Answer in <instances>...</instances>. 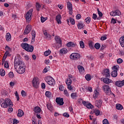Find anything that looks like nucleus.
Wrapping results in <instances>:
<instances>
[{
    "label": "nucleus",
    "mask_w": 124,
    "mask_h": 124,
    "mask_svg": "<svg viewBox=\"0 0 124 124\" xmlns=\"http://www.w3.org/2000/svg\"><path fill=\"white\" fill-rule=\"evenodd\" d=\"M14 65L16 71L19 74H23L26 72L25 63L21 61V58L19 56L15 57Z\"/></svg>",
    "instance_id": "obj_1"
},
{
    "label": "nucleus",
    "mask_w": 124,
    "mask_h": 124,
    "mask_svg": "<svg viewBox=\"0 0 124 124\" xmlns=\"http://www.w3.org/2000/svg\"><path fill=\"white\" fill-rule=\"evenodd\" d=\"M1 107L3 108H7V107H12L13 106V104H12V102H11V100L9 98H6L5 99L4 103H2L1 104Z\"/></svg>",
    "instance_id": "obj_2"
},
{
    "label": "nucleus",
    "mask_w": 124,
    "mask_h": 124,
    "mask_svg": "<svg viewBox=\"0 0 124 124\" xmlns=\"http://www.w3.org/2000/svg\"><path fill=\"white\" fill-rule=\"evenodd\" d=\"M45 80L49 86H54L56 84V81L52 77H46L45 78Z\"/></svg>",
    "instance_id": "obj_3"
},
{
    "label": "nucleus",
    "mask_w": 124,
    "mask_h": 124,
    "mask_svg": "<svg viewBox=\"0 0 124 124\" xmlns=\"http://www.w3.org/2000/svg\"><path fill=\"white\" fill-rule=\"evenodd\" d=\"M32 11H33V9H31L28 12H27L25 16L26 21H29L31 20V15H32Z\"/></svg>",
    "instance_id": "obj_4"
},
{
    "label": "nucleus",
    "mask_w": 124,
    "mask_h": 124,
    "mask_svg": "<svg viewBox=\"0 0 124 124\" xmlns=\"http://www.w3.org/2000/svg\"><path fill=\"white\" fill-rule=\"evenodd\" d=\"M32 84L33 87L35 88V89H38L39 86V80H38V78H34L32 81Z\"/></svg>",
    "instance_id": "obj_5"
},
{
    "label": "nucleus",
    "mask_w": 124,
    "mask_h": 124,
    "mask_svg": "<svg viewBox=\"0 0 124 124\" xmlns=\"http://www.w3.org/2000/svg\"><path fill=\"white\" fill-rule=\"evenodd\" d=\"M103 90L105 92L106 94H111L112 92H111V89L110 88V87L108 85H104L103 86Z\"/></svg>",
    "instance_id": "obj_6"
},
{
    "label": "nucleus",
    "mask_w": 124,
    "mask_h": 124,
    "mask_svg": "<svg viewBox=\"0 0 124 124\" xmlns=\"http://www.w3.org/2000/svg\"><path fill=\"white\" fill-rule=\"evenodd\" d=\"M80 54L77 53H72L70 56V58L72 60H78V59H80Z\"/></svg>",
    "instance_id": "obj_7"
},
{
    "label": "nucleus",
    "mask_w": 124,
    "mask_h": 124,
    "mask_svg": "<svg viewBox=\"0 0 124 124\" xmlns=\"http://www.w3.org/2000/svg\"><path fill=\"white\" fill-rule=\"evenodd\" d=\"M103 76L107 78H110V70L109 69H105L102 73Z\"/></svg>",
    "instance_id": "obj_8"
},
{
    "label": "nucleus",
    "mask_w": 124,
    "mask_h": 124,
    "mask_svg": "<svg viewBox=\"0 0 124 124\" xmlns=\"http://www.w3.org/2000/svg\"><path fill=\"white\" fill-rule=\"evenodd\" d=\"M101 81H103V82L105 83V84H110V83H113V80L108 78H101Z\"/></svg>",
    "instance_id": "obj_9"
},
{
    "label": "nucleus",
    "mask_w": 124,
    "mask_h": 124,
    "mask_svg": "<svg viewBox=\"0 0 124 124\" xmlns=\"http://www.w3.org/2000/svg\"><path fill=\"white\" fill-rule=\"evenodd\" d=\"M56 102L58 105L62 106L63 104H64L63 102V98L61 97H57L56 99Z\"/></svg>",
    "instance_id": "obj_10"
},
{
    "label": "nucleus",
    "mask_w": 124,
    "mask_h": 124,
    "mask_svg": "<svg viewBox=\"0 0 124 124\" xmlns=\"http://www.w3.org/2000/svg\"><path fill=\"white\" fill-rule=\"evenodd\" d=\"M31 26L30 25H27L24 30V34H29V33L31 32Z\"/></svg>",
    "instance_id": "obj_11"
},
{
    "label": "nucleus",
    "mask_w": 124,
    "mask_h": 124,
    "mask_svg": "<svg viewBox=\"0 0 124 124\" xmlns=\"http://www.w3.org/2000/svg\"><path fill=\"white\" fill-rule=\"evenodd\" d=\"M55 40L57 44H59L60 46H62V39L59 36H56L55 37Z\"/></svg>",
    "instance_id": "obj_12"
},
{
    "label": "nucleus",
    "mask_w": 124,
    "mask_h": 124,
    "mask_svg": "<svg viewBox=\"0 0 124 124\" xmlns=\"http://www.w3.org/2000/svg\"><path fill=\"white\" fill-rule=\"evenodd\" d=\"M115 85L117 87H119V88L123 87V86H124V80H123L122 81H116Z\"/></svg>",
    "instance_id": "obj_13"
},
{
    "label": "nucleus",
    "mask_w": 124,
    "mask_h": 124,
    "mask_svg": "<svg viewBox=\"0 0 124 124\" xmlns=\"http://www.w3.org/2000/svg\"><path fill=\"white\" fill-rule=\"evenodd\" d=\"M102 100H96L95 102V105L96 107H98V108H100L101 106H102Z\"/></svg>",
    "instance_id": "obj_14"
},
{
    "label": "nucleus",
    "mask_w": 124,
    "mask_h": 124,
    "mask_svg": "<svg viewBox=\"0 0 124 124\" xmlns=\"http://www.w3.org/2000/svg\"><path fill=\"white\" fill-rule=\"evenodd\" d=\"M66 46H67V47H73V48H75V47L77 46V44L72 42H69L67 43Z\"/></svg>",
    "instance_id": "obj_15"
},
{
    "label": "nucleus",
    "mask_w": 124,
    "mask_h": 124,
    "mask_svg": "<svg viewBox=\"0 0 124 124\" xmlns=\"http://www.w3.org/2000/svg\"><path fill=\"white\" fill-rule=\"evenodd\" d=\"M44 34L45 35L46 39V40H51V39H52V36L50 34L47 33V32H44Z\"/></svg>",
    "instance_id": "obj_16"
},
{
    "label": "nucleus",
    "mask_w": 124,
    "mask_h": 124,
    "mask_svg": "<svg viewBox=\"0 0 124 124\" xmlns=\"http://www.w3.org/2000/svg\"><path fill=\"white\" fill-rule=\"evenodd\" d=\"M31 35H32V40H31V43L32 42H34L35 40V35H36V33H35V31L34 30L31 31Z\"/></svg>",
    "instance_id": "obj_17"
},
{
    "label": "nucleus",
    "mask_w": 124,
    "mask_h": 124,
    "mask_svg": "<svg viewBox=\"0 0 124 124\" xmlns=\"http://www.w3.org/2000/svg\"><path fill=\"white\" fill-rule=\"evenodd\" d=\"M34 112L36 114H40L41 113V108L39 107H36L34 108Z\"/></svg>",
    "instance_id": "obj_18"
},
{
    "label": "nucleus",
    "mask_w": 124,
    "mask_h": 124,
    "mask_svg": "<svg viewBox=\"0 0 124 124\" xmlns=\"http://www.w3.org/2000/svg\"><path fill=\"white\" fill-rule=\"evenodd\" d=\"M78 69L79 70V72L81 74H83L84 73V72H85V69H84V67H83L81 65H78Z\"/></svg>",
    "instance_id": "obj_19"
},
{
    "label": "nucleus",
    "mask_w": 124,
    "mask_h": 124,
    "mask_svg": "<svg viewBox=\"0 0 124 124\" xmlns=\"http://www.w3.org/2000/svg\"><path fill=\"white\" fill-rule=\"evenodd\" d=\"M67 7L68 10H69L70 12H72V11H73L72 9V3H71L70 2H67Z\"/></svg>",
    "instance_id": "obj_20"
},
{
    "label": "nucleus",
    "mask_w": 124,
    "mask_h": 124,
    "mask_svg": "<svg viewBox=\"0 0 124 124\" xmlns=\"http://www.w3.org/2000/svg\"><path fill=\"white\" fill-rule=\"evenodd\" d=\"M61 19H62V16L61 15H58L56 16V20L58 24H62V21H61Z\"/></svg>",
    "instance_id": "obj_21"
},
{
    "label": "nucleus",
    "mask_w": 124,
    "mask_h": 124,
    "mask_svg": "<svg viewBox=\"0 0 124 124\" xmlns=\"http://www.w3.org/2000/svg\"><path fill=\"white\" fill-rule=\"evenodd\" d=\"M33 46H31L30 45H28V46L27 47V49H26L27 52H33Z\"/></svg>",
    "instance_id": "obj_22"
},
{
    "label": "nucleus",
    "mask_w": 124,
    "mask_h": 124,
    "mask_svg": "<svg viewBox=\"0 0 124 124\" xmlns=\"http://www.w3.org/2000/svg\"><path fill=\"white\" fill-rule=\"evenodd\" d=\"M119 42L122 47H124V36L121 37L119 39Z\"/></svg>",
    "instance_id": "obj_23"
},
{
    "label": "nucleus",
    "mask_w": 124,
    "mask_h": 124,
    "mask_svg": "<svg viewBox=\"0 0 124 124\" xmlns=\"http://www.w3.org/2000/svg\"><path fill=\"white\" fill-rule=\"evenodd\" d=\"M6 40L7 41H10L11 40V34H10V33L8 32L6 34Z\"/></svg>",
    "instance_id": "obj_24"
},
{
    "label": "nucleus",
    "mask_w": 124,
    "mask_h": 124,
    "mask_svg": "<svg viewBox=\"0 0 124 124\" xmlns=\"http://www.w3.org/2000/svg\"><path fill=\"white\" fill-rule=\"evenodd\" d=\"M21 46L23 48V49L27 51V49H28V47L29 46V44L22 43L21 44Z\"/></svg>",
    "instance_id": "obj_25"
},
{
    "label": "nucleus",
    "mask_w": 124,
    "mask_h": 124,
    "mask_svg": "<svg viewBox=\"0 0 124 124\" xmlns=\"http://www.w3.org/2000/svg\"><path fill=\"white\" fill-rule=\"evenodd\" d=\"M17 116L21 118L24 116V111L22 109H18V110Z\"/></svg>",
    "instance_id": "obj_26"
},
{
    "label": "nucleus",
    "mask_w": 124,
    "mask_h": 124,
    "mask_svg": "<svg viewBox=\"0 0 124 124\" xmlns=\"http://www.w3.org/2000/svg\"><path fill=\"white\" fill-rule=\"evenodd\" d=\"M116 108L117 109V110H123L124 107H123L122 104H117L116 105Z\"/></svg>",
    "instance_id": "obj_27"
},
{
    "label": "nucleus",
    "mask_w": 124,
    "mask_h": 124,
    "mask_svg": "<svg viewBox=\"0 0 124 124\" xmlns=\"http://www.w3.org/2000/svg\"><path fill=\"white\" fill-rule=\"evenodd\" d=\"M111 75L112 77H113L115 78V77H117L118 76V71L113 70L111 73Z\"/></svg>",
    "instance_id": "obj_28"
},
{
    "label": "nucleus",
    "mask_w": 124,
    "mask_h": 124,
    "mask_svg": "<svg viewBox=\"0 0 124 124\" xmlns=\"http://www.w3.org/2000/svg\"><path fill=\"white\" fill-rule=\"evenodd\" d=\"M77 26L78 30H82V29H84V27H85L81 22L78 23Z\"/></svg>",
    "instance_id": "obj_29"
},
{
    "label": "nucleus",
    "mask_w": 124,
    "mask_h": 124,
    "mask_svg": "<svg viewBox=\"0 0 124 124\" xmlns=\"http://www.w3.org/2000/svg\"><path fill=\"white\" fill-rule=\"evenodd\" d=\"M88 45L90 49H94V47L93 46V45H94V44L93 43V42L89 41L88 42Z\"/></svg>",
    "instance_id": "obj_30"
},
{
    "label": "nucleus",
    "mask_w": 124,
    "mask_h": 124,
    "mask_svg": "<svg viewBox=\"0 0 124 124\" xmlns=\"http://www.w3.org/2000/svg\"><path fill=\"white\" fill-rule=\"evenodd\" d=\"M60 54H66L67 53V49L66 48H62L60 51Z\"/></svg>",
    "instance_id": "obj_31"
},
{
    "label": "nucleus",
    "mask_w": 124,
    "mask_h": 124,
    "mask_svg": "<svg viewBox=\"0 0 124 124\" xmlns=\"http://www.w3.org/2000/svg\"><path fill=\"white\" fill-rule=\"evenodd\" d=\"M93 113H94L95 115L96 116H99V115H100V111L98 109H93Z\"/></svg>",
    "instance_id": "obj_32"
},
{
    "label": "nucleus",
    "mask_w": 124,
    "mask_h": 124,
    "mask_svg": "<svg viewBox=\"0 0 124 124\" xmlns=\"http://www.w3.org/2000/svg\"><path fill=\"white\" fill-rule=\"evenodd\" d=\"M45 95L46 97H51L52 93L50 91H46L45 93Z\"/></svg>",
    "instance_id": "obj_33"
},
{
    "label": "nucleus",
    "mask_w": 124,
    "mask_h": 124,
    "mask_svg": "<svg viewBox=\"0 0 124 124\" xmlns=\"http://www.w3.org/2000/svg\"><path fill=\"white\" fill-rule=\"evenodd\" d=\"M36 7L37 11H40V9H41V6L39 4L38 2L36 3Z\"/></svg>",
    "instance_id": "obj_34"
},
{
    "label": "nucleus",
    "mask_w": 124,
    "mask_h": 124,
    "mask_svg": "<svg viewBox=\"0 0 124 124\" xmlns=\"http://www.w3.org/2000/svg\"><path fill=\"white\" fill-rule=\"evenodd\" d=\"M66 85H71L72 84V80L70 78H67L66 81Z\"/></svg>",
    "instance_id": "obj_35"
},
{
    "label": "nucleus",
    "mask_w": 124,
    "mask_h": 124,
    "mask_svg": "<svg viewBox=\"0 0 124 124\" xmlns=\"http://www.w3.org/2000/svg\"><path fill=\"white\" fill-rule=\"evenodd\" d=\"M94 94L93 95V98L95 99L96 98H97L98 96V94L99 93L98 92H97V91H95L94 92Z\"/></svg>",
    "instance_id": "obj_36"
},
{
    "label": "nucleus",
    "mask_w": 124,
    "mask_h": 124,
    "mask_svg": "<svg viewBox=\"0 0 124 124\" xmlns=\"http://www.w3.org/2000/svg\"><path fill=\"white\" fill-rule=\"evenodd\" d=\"M44 54L46 57H47L49 56L50 54H51V50H50V49H48V50L45 51Z\"/></svg>",
    "instance_id": "obj_37"
},
{
    "label": "nucleus",
    "mask_w": 124,
    "mask_h": 124,
    "mask_svg": "<svg viewBox=\"0 0 124 124\" xmlns=\"http://www.w3.org/2000/svg\"><path fill=\"white\" fill-rule=\"evenodd\" d=\"M0 75L1 76H4L5 75V71L3 69L0 70Z\"/></svg>",
    "instance_id": "obj_38"
},
{
    "label": "nucleus",
    "mask_w": 124,
    "mask_h": 124,
    "mask_svg": "<svg viewBox=\"0 0 124 124\" xmlns=\"http://www.w3.org/2000/svg\"><path fill=\"white\" fill-rule=\"evenodd\" d=\"M85 79L87 80V81H90L91 79H92V78H91V75L87 74L85 76Z\"/></svg>",
    "instance_id": "obj_39"
},
{
    "label": "nucleus",
    "mask_w": 124,
    "mask_h": 124,
    "mask_svg": "<svg viewBox=\"0 0 124 124\" xmlns=\"http://www.w3.org/2000/svg\"><path fill=\"white\" fill-rule=\"evenodd\" d=\"M86 107L88 109H93V106L91 103H88V104L86 105Z\"/></svg>",
    "instance_id": "obj_40"
},
{
    "label": "nucleus",
    "mask_w": 124,
    "mask_h": 124,
    "mask_svg": "<svg viewBox=\"0 0 124 124\" xmlns=\"http://www.w3.org/2000/svg\"><path fill=\"white\" fill-rule=\"evenodd\" d=\"M94 46V48H95V49H96L97 50H98L99 48H100V44L98 43H97L95 44Z\"/></svg>",
    "instance_id": "obj_41"
},
{
    "label": "nucleus",
    "mask_w": 124,
    "mask_h": 124,
    "mask_svg": "<svg viewBox=\"0 0 124 124\" xmlns=\"http://www.w3.org/2000/svg\"><path fill=\"white\" fill-rule=\"evenodd\" d=\"M46 107L48 110H52V109H53V107L52 106V105H51V104L50 103L47 104Z\"/></svg>",
    "instance_id": "obj_42"
},
{
    "label": "nucleus",
    "mask_w": 124,
    "mask_h": 124,
    "mask_svg": "<svg viewBox=\"0 0 124 124\" xmlns=\"http://www.w3.org/2000/svg\"><path fill=\"white\" fill-rule=\"evenodd\" d=\"M79 45L81 48H85V43H84V42H83V41H80Z\"/></svg>",
    "instance_id": "obj_43"
},
{
    "label": "nucleus",
    "mask_w": 124,
    "mask_h": 124,
    "mask_svg": "<svg viewBox=\"0 0 124 124\" xmlns=\"http://www.w3.org/2000/svg\"><path fill=\"white\" fill-rule=\"evenodd\" d=\"M71 97L73 99H74L75 97H77V94L75 93H73L71 94Z\"/></svg>",
    "instance_id": "obj_44"
},
{
    "label": "nucleus",
    "mask_w": 124,
    "mask_h": 124,
    "mask_svg": "<svg viewBox=\"0 0 124 124\" xmlns=\"http://www.w3.org/2000/svg\"><path fill=\"white\" fill-rule=\"evenodd\" d=\"M114 11L115 12V16H116V15L117 16H120L121 15V11H120V10H116Z\"/></svg>",
    "instance_id": "obj_45"
},
{
    "label": "nucleus",
    "mask_w": 124,
    "mask_h": 124,
    "mask_svg": "<svg viewBox=\"0 0 124 124\" xmlns=\"http://www.w3.org/2000/svg\"><path fill=\"white\" fill-rule=\"evenodd\" d=\"M4 67L5 68H8L9 67V65L8 64V62L5 61L4 63Z\"/></svg>",
    "instance_id": "obj_46"
},
{
    "label": "nucleus",
    "mask_w": 124,
    "mask_h": 124,
    "mask_svg": "<svg viewBox=\"0 0 124 124\" xmlns=\"http://www.w3.org/2000/svg\"><path fill=\"white\" fill-rule=\"evenodd\" d=\"M70 22L72 25H75V20L72 17H70Z\"/></svg>",
    "instance_id": "obj_47"
},
{
    "label": "nucleus",
    "mask_w": 124,
    "mask_h": 124,
    "mask_svg": "<svg viewBox=\"0 0 124 124\" xmlns=\"http://www.w3.org/2000/svg\"><path fill=\"white\" fill-rule=\"evenodd\" d=\"M47 19H48V17H44L43 16H41V21L42 23H44V22L45 21H46V20H47Z\"/></svg>",
    "instance_id": "obj_48"
},
{
    "label": "nucleus",
    "mask_w": 124,
    "mask_h": 124,
    "mask_svg": "<svg viewBox=\"0 0 124 124\" xmlns=\"http://www.w3.org/2000/svg\"><path fill=\"white\" fill-rule=\"evenodd\" d=\"M86 23H87V24H90L91 23V17H87L85 20Z\"/></svg>",
    "instance_id": "obj_49"
},
{
    "label": "nucleus",
    "mask_w": 124,
    "mask_h": 124,
    "mask_svg": "<svg viewBox=\"0 0 124 124\" xmlns=\"http://www.w3.org/2000/svg\"><path fill=\"white\" fill-rule=\"evenodd\" d=\"M21 94L22 96H23V97H25V96H27V93H26V92L24 90H22L21 91Z\"/></svg>",
    "instance_id": "obj_50"
},
{
    "label": "nucleus",
    "mask_w": 124,
    "mask_h": 124,
    "mask_svg": "<svg viewBox=\"0 0 124 124\" xmlns=\"http://www.w3.org/2000/svg\"><path fill=\"white\" fill-rule=\"evenodd\" d=\"M97 11L99 17H102L103 16V14H102V13L99 11V9L97 8Z\"/></svg>",
    "instance_id": "obj_51"
},
{
    "label": "nucleus",
    "mask_w": 124,
    "mask_h": 124,
    "mask_svg": "<svg viewBox=\"0 0 124 124\" xmlns=\"http://www.w3.org/2000/svg\"><path fill=\"white\" fill-rule=\"evenodd\" d=\"M112 69L113 70H115V71H119V66H114L112 67Z\"/></svg>",
    "instance_id": "obj_52"
},
{
    "label": "nucleus",
    "mask_w": 124,
    "mask_h": 124,
    "mask_svg": "<svg viewBox=\"0 0 124 124\" xmlns=\"http://www.w3.org/2000/svg\"><path fill=\"white\" fill-rule=\"evenodd\" d=\"M15 95H16L17 101H19V100H20V97H19V94H18V92H17V91L16 92Z\"/></svg>",
    "instance_id": "obj_53"
},
{
    "label": "nucleus",
    "mask_w": 124,
    "mask_h": 124,
    "mask_svg": "<svg viewBox=\"0 0 124 124\" xmlns=\"http://www.w3.org/2000/svg\"><path fill=\"white\" fill-rule=\"evenodd\" d=\"M9 76L10 78H13L14 77V74L12 72H10L9 73Z\"/></svg>",
    "instance_id": "obj_54"
},
{
    "label": "nucleus",
    "mask_w": 124,
    "mask_h": 124,
    "mask_svg": "<svg viewBox=\"0 0 124 124\" xmlns=\"http://www.w3.org/2000/svg\"><path fill=\"white\" fill-rule=\"evenodd\" d=\"M111 24H113V25L115 24H117V20H116L115 18H112L111 20Z\"/></svg>",
    "instance_id": "obj_55"
},
{
    "label": "nucleus",
    "mask_w": 124,
    "mask_h": 124,
    "mask_svg": "<svg viewBox=\"0 0 124 124\" xmlns=\"http://www.w3.org/2000/svg\"><path fill=\"white\" fill-rule=\"evenodd\" d=\"M63 116L65 117V118H69V114L68 113L65 112L63 114Z\"/></svg>",
    "instance_id": "obj_56"
},
{
    "label": "nucleus",
    "mask_w": 124,
    "mask_h": 124,
    "mask_svg": "<svg viewBox=\"0 0 124 124\" xmlns=\"http://www.w3.org/2000/svg\"><path fill=\"white\" fill-rule=\"evenodd\" d=\"M110 16H116V13L115 11H113L110 13Z\"/></svg>",
    "instance_id": "obj_57"
},
{
    "label": "nucleus",
    "mask_w": 124,
    "mask_h": 124,
    "mask_svg": "<svg viewBox=\"0 0 124 124\" xmlns=\"http://www.w3.org/2000/svg\"><path fill=\"white\" fill-rule=\"evenodd\" d=\"M123 62V60L121 58L118 59L117 61V63H122Z\"/></svg>",
    "instance_id": "obj_58"
},
{
    "label": "nucleus",
    "mask_w": 124,
    "mask_h": 124,
    "mask_svg": "<svg viewBox=\"0 0 124 124\" xmlns=\"http://www.w3.org/2000/svg\"><path fill=\"white\" fill-rule=\"evenodd\" d=\"M92 18H93V20H96V19L97 18V16L95 14H93Z\"/></svg>",
    "instance_id": "obj_59"
},
{
    "label": "nucleus",
    "mask_w": 124,
    "mask_h": 124,
    "mask_svg": "<svg viewBox=\"0 0 124 124\" xmlns=\"http://www.w3.org/2000/svg\"><path fill=\"white\" fill-rule=\"evenodd\" d=\"M8 55H9V51L8 50H7L4 55V56L6 58H7V56H8Z\"/></svg>",
    "instance_id": "obj_60"
},
{
    "label": "nucleus",
    "mask_w": 124,
    "mask_h": 124,
    "mask_svg": "<svg viewBox=\"0 0 124 124\" xmlns=\"http://www.w3.org/2000/svg\"><path fill=\"white\" fill-rule=\"evenodd\" d=\"M76 19L77 20L81 19V15H80V14H78L76 16Z\"/></svg>",
    "instance_id": "obj_61"
},
{
    "label": "nucleus",
    "mask_w": 124,
    "mask_h": 124,
    "mask_svg": "<svg viewBox=\"0 0 124 124\" xmlns=\"http://www.w3.org/2000/svg\"><path fill=\"white\" fill-rule=\"evenodd\" d=\"M19 123V121L17 120L16 119H14L13 120V124H17Z\"/></svg>",
    "instance_id": "obj_62"
},
{
    "label": "nucleus",
    "mask_w": 124,
    "mask_h": 124,
    "mask_svg": "<svg viewBox=\"0 0 124 124\" xmlns=\"http://www.w3.org/2000/svg\"><path fill=\"white\" fill-rule=\"evenodd\" d=\"M41 88H42V89H46V85H45V83H42L41 84Z\"/></svg>",
    "instance_id": "obj_63"
},
{
    "label": "nucleus",
    "mask_w": 124,
    "mask_h": 124,
    "mask_svg": "<svg viewBox=\"0 0 124 124\" xmlns=\"http://www.w3.org/2000/svg\"><path fill=\"white\" fill-rule=\"evenodd\" d=\"M64 93L65 95H66V96H69L68 92H67V90H64Z\"/></svg>",
    "instance_id": "obj_64"
}]
</instances>
